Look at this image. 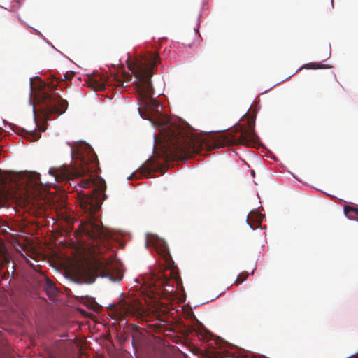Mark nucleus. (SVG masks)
Here are the masks:
<instances>
[{"label":"nucleus","instance_id":"obj_1","mask_svg":"<svg viewBox=\"0 0 358 358\" xmlns=\"http://www.w3.org/2000/svg\"><path fill=\"white\" fill-rule=\"evenodd\" d=\"M71 156L74 159L73 165L52 167L49 169V173L58 182L73 180L82 177L79 182L80 187L87 189L94 187L90 194L83 192L78 194L80 208L88 214L87 220L82 222L80 228L82 233L96 242L93 246L99 248L101 244L105 245L110 238L93 216L101 208V201L106 199V185L102 178L94 174L98 169L99 160L92 148H87L85 150H78L76 154L71 148Z\"/></svg>","mask_w":358,"mask_h":358},{"label":"nucleus","instance_id":"obj_2","mask_svg":"<svg viewBox=\"0 0 358 358\" xmlns=\"http://www.w3.org/2000/svg\"><path fill=\"white\" fill-rule=\"evenodd\" d=\"M164 154L173 160H185L194 153H199L204 147L219 148L234 145L251 146L257 141V135L252 128L241 126L226 133L217 135L213 145H208L205 138L199 136L190 127L171 126L164 134Z\"/></svg>","mask_w":358,"mask_h":358},{"label":"nucleus","instance_id":"obj_3","mask_svg":"<svg viewBox=\"0 0 358 358\" xmlns=\"http://www.w3.org/2000/svg\"><path fill=\"white\" fill-rule=\"evenodd\" d=\"M159 59L156 52L137 59L134 62H128L127 67L135 76V85L138 94L141 107L146 113L158 112L160 103L153 97L151 77L154 67Z\"/></svg>","mask_w":358,"mask_h":358},{"label":"nucleus","instance_id":"obj_4","mask_svg":"<svg viewBox=\"0 0 358 358\" xmlns=\"http://www.w3.org/2000/svg\"><path fill=\"white\" fill-rule=\"evenodd\" d=\"M155 249L164 261V268L162 271H159L151 275V285L163 294L173 296L176 292L175 283L178 285L179 280H180L176 271L174 262L170 255L169 248L164 242L157 243Z\"/></svg>","mask_w":358,"mask_h":358},{"label":"nucleus","instance_id":"obj_5","mask_svg":"<svg viewBox=\"0 0 358 358\" xmlns=\"http://www.w3.org/2000/svg\"><path fill=\"white\" fill-rule=\"evenodd\" d=\"M9 176L0 170V202L13 199L17 202H29V199L34 196L41 185V176L36 172L27 174L25 187L22 189L14 190L8 186Z\"/></svg>","mask_w":358,"mask_h":358},{"label":"nucleus","instance_id":"obj_6","mask_svg":"<svg viewBox=\"0 0 358 358\" xmlns=\"http://www.w3.org/2000/svg\"><path fill=\"white\" fill-rule=\"evenodd\" d=\"M55 89L54 85H50L48 86V89H40L36 95V99L38 104L42 105V110L46 117L52 114L61 115L68 107L67 101L55 92Z\"/></svg>","mask_w":358,"mask_h":358},{"label":"nucleus","instance_id":"obj_7","mask_svg":"<svg viewBox=\"0 0 358 358\" xmlns=\"http://www.w3.org/2000/svg\"><path fill=\"white\" fill-rule=\"evenodd\" d=\"M109 309L114 317L120 320L130 317L139 319L143 315L142 304L131 296L122 298L117 303L110 305Z\"/></svg>","mask_w":358,"mask_h":358},{"label":"nucleus","instance_id":"obj_8","mask_svg":"<svg viewBox=\"0 0 358 358\" xmlns=\"http://www.w3.org/2000/svg\"><path fill=\"white\" fill-rule=\"evenodd\" d=\"M131 80V76L126 72L122 73V79L117 76L107 78L105 75L96 74L93 77L90 78V86L96 91H101L105 89L106 85H113L118 87L119 90L127 87L128 83Z\"/></svg>","mask_w":358,"mask_h":358},{"label":"nucleus","instance_id":"obj_9","mask_svg":"<svg viewBox=\"0 0 358 358\" xmlns=\"http://www.w3.org/2000/svg\"><path fill=\"white\" fill-rule=\"evenodd\" d=\"M96 278L95 272L88 266H78L74 271L72 280L78 284H91Z\"/></svg>","mask_w":358,"mask_h":358},{"label":"nucleus","instance_id":"obj_10","mask_svg":"<svg viewBox=\"0 0 358 358\" xmlns=\"http://www.w3.org/2000/svg\"><path fill=\"white\" fill-rule=\"evenodd\" d=\"M71 348V343L57 341L52 347V352L57 358H66L70 355Z\"/></svg>","mask_w":358,"mask_h":358},{"label":"nucleus","instance_id":"obj_11","mask_svg":"<svg viewBox=\"0 0 358 358\" xmlns=\"http://www.w3.org/2000/svg\"><path fill=\"white\" fill-rule=\"evenodd\" d=\"M101 273L103 277L108 278L113 282L120 281L123 277L121 271L114 268L110 264H107L101 268Z\"/></svg>","mask_w":358,"mask_h":358},{"label":"nucleus","instance_id":"obj_12","mask_svg":"<svg viewBox=\"0 0 358 358\" xmlns=\"http://www.w3.org/2000/svg\"><path fill=\"white\" fill-rule=\"evenodd\" d=\"M159 169V164L151 159L146 161L139 169L141 175L148 178L151 176L152 173L157 171Z\"/></svg>","mask_w":358,"mask_h":358},{"label":"nucleus","instance_id":"obj_13","mask_svg":"<svg viewBox=\"0 0 358 358\" xmlns=\"http://www.w3.org/2000/svg\"><path fill=\"white\" fill-rule=\"evenodd\" d=\"M264 217L259 211L253 210L247 216L246 221L251 229H255L261 226Z\"/></svg>","mask_w":358,"mask_h":358},{"label":"nucleus","instance_id":"obj_14","mask_svg":"<svg viewBox=\"0 0 358 358\" xmlns=\"http://www.w3.org/2000/svg\"><path fill=\"white\" fill-rule=\"evenodd\" d=\"M45 291L47 295L50 299L53 298L57 294V288L55 285L50 279L46 278L45 280Z\"/></svg>","mask_w":358,"mask_h":358},{"label":"nucleus","instance_id":"obj_15","mask_svg":"<svg viewBox=\"0 0 358 358\" xmlns=\"http://www.w3.org/2000/svg\"><path fill=\"white\" fill-rule=\"evenodd\" d=\"M344 213L349 219H355L356 216H358V207L345 206L344 207Z\"/></svg>","mask_w":358,"mask_h":358},{"label":"nucleus","instance_id":"obj_16","mask_svg":"<svg viewBox=\"0 0 358 358\" xmlns=\"http://www.w3.org/2000/svg\"><path fill=\"white\" fill-rule=\"evenodd\" d=\"M303 68L306 69H327L329 68L327 65L321 64L317 62H310L306 64L303 66Z\"/></svg>","mask_w":358,"mask_h":358},{"label":"nucleus","instance_id":"obj_17","mask_svg":"<svg viewBox=\"0 0 358 358\" xmlns=\"http://www.w3.org/2000/svg\"><path fill=\"white\" fill-rule=\"evenodd\" d=\"M249 276V273L247 271L241 272L236 278L234 281V285L238 286L243 282H244Z\"/></svg>","mask_w":358,"mask_h":358},{"label":"nucleus","instance_id":"obj_18","mask_svg":"<svg viewBox=\"0 0 358 358\" xmlns=\"http://www.w3.org/2000/svg\"><path fill=\"white\" fill-rule=\"evenodd\" d=\"M199 334L203 338V339H209L211 334L210 333L206 330H200Z\"/></svg>","mask_w":358,"mask_h":358},{"label":"nucleus","instance_id":"obj_19","mask_svg":"<svg viewBox=\"0 0 358 358\" xmlns=\"http://www.w3.org/2000/svg\"><path fill=\"white\" fill-rule=\"evenodd\" d=\"M63 218L66 220L68 224H72L73 222V218H71L70 215H63Z\"/></svg>","mask_w":358,"mask_h":358},{"label":"nucleus","instance_id":"obj_20","mask_svg":"<svg viewBox=\"0 0 358 358\" xmlns=\"http://www.w3.org/2000/svg\"><path fill=\"white\" fill-rule=\"evenodd\" d=\"M73 76V73L72 72H69H69H67V73L65 74L64 77H65V79H66V80H70V79H71V78H72V76Z\"/></svg>","mask_w":358,"mask_h":358},{"label":"nucleus","instance_id":"obj_21","mask_svg":"<svg viewBox=\"0 0 358 358\" xmlns=\"http://www.w3.org/2000/svg\"><path fill=\"white\" fill-rule=\"evenodd\" d=\"M6 351L4 350V347H0V357H5Z\"/></svg>","mask_w":358,"mask_h":358},{"label":"nucleus","instance_id":"obj_22","mask_svg":"<svg viewBox=\"0 0 358 358\" xmlns=\"http://www.w3.org/2000/svg\"><path fill=\"white\" fill-rule=\"evenodd\" d=\"M99 252H103L102 249H101V248L99 249Z\"/></svg>","mask_w":358,"mask_h":358},{"label":"nucleus","instance_id":"obj_23","mask_svg":"<svg viewBox=\"0 0 358 358\" xmlns=\"http://www.w3.org/2000/svg\"><path fill=\"white\" fill-rule=\"evenodd\" d=\"M134 175H135V173H132V175L131 176V177H130V178H134Z\"/></svg>","mask_w":358,"mask_h":358},{"label":"nucleus","instance_id":"obj_24","mask_svg":"<svg viewBox=\"0 0 358 358\" xmlns=\"http://www.w3.org/2000/svg\"><path fill=\"white\" fill-rule=\"evenodd\" d=\"M41 129V131H45V129Z\"/></svg>","mask_w":358,"mask_h":358},{"label":"nucleus","instance_id":"obj_25","mask_svg":"<svg viewBox=\"0 0 358 358\" xmlns=\"http://www.w3.org/2000/svg\"><path fill=\"white\" fill-rule=\"evenodd\" d=\"M10 358H13V357H10Z\"/></svg>","mask_w":358,"mask_h":358}]
</instances>
